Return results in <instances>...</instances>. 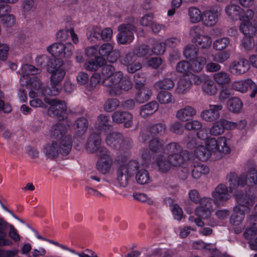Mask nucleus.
I'll return each instance as SVG.
<instances>
[{
    "instance_id": "obj_10",
    "label": "nucleus",
    "mask_w": 257,
    "mask_h": 257,
    "mask_svg": "<svg viewBox=\"0 0 257 257\" xmlns=\"http://www.w3.org/2000/svg\"><path fill=\"white\" fill-rule=\"evenodd\" d=\"M48 96H45L44 101L50 105L48 110V114L52 117H56L59 120L67 118L68 113L65 103L57 99H49L47 97Z\"/></svg>"
},
{
    "instance_id": "obj_15",
    "label": "nucleus",
    "mask_w": 257,
    "mask_h": 257,
    "mask_svg": "<svg viewBox=\"0 0 257 257\" xmlns=\"http://www.w3.org/2000/svg\"><path fill=\"white\" fill-rule=\"evenodd\" d=\"M231 86L233 89L242 93L246 92L249 88L252 91L250 94L251 97H254L257 93V85L250 79L234 81Z\"/></svg>"
},
{
    "instance_id": "obj_41",
    "label": "nucleus",
    "mask_w": 257,
    "mask_h": 257,
    "mask_svg": "<svg viewBox=\"0 0 257 257\" xmlns=\"http://www.w3.org/2000/svg\"><path fill=\"white\" fill-rule=\"evenodd\" d=\"M213 78L214 81L220 85L226 84L230 81L229 75L224 71H219L214 73Z\"/></svg>"
},
{
    "instance_id": "obj_12",
    "label": "nucleus",
    "mask_w": 257,
    "mask_h": 257,
    "mask_svg": "<svg viewBox=\"0 0 257 257\" xmlns=\"http://www.w3.org/2000/svg\"><path fill=\"white\" fill-rule=\"evenodd\" d=\"M98 57H102L110 63H114L120 57L119 52L114 49L113 45L109 43L98 46Z\"/></svg>"
},
{
    "instance_id": "obj_5",
    "label": "nucleus",
    "mask_w": 257,
    "mask_h": 257,
    "mask_svg": "<svg viewBox=\"0 0 257 257\" xmlns=\"http://www.w3.org/2000/svg\"><path fill=\"white\" fill-rule=\"evenodd\" d=\"M72 138L70 135L64 137L58 144L56 141L47 142L43 145L42 152L47 159H54L58 157L59 154L68 155L72 148Z\"/></svg>"
},
{
    "instance_id": "obj_22",
    "label": "nucleus",
    "mask_w": 257,
    "mask_h": 257,
    "mask_svg": "<svg viewBox=\"0 0 257 257\" xmlns=\"http://www.w3.org/2000/svg\"><path fill=\"white\" fill-rule=\"evenodd\" d=\"M196 114V111L193 107L186 105L178 110L176 113V117L182 121H186L192 118Z\"/></svg>"
},
{
    "instance_id": "obj_52",
    "label": "nucleus",
    "mask_w": 257,
    "mask_h": 257,
    "mask_svg": "<svg viewBox=\"0 0 257 257\" xmlns=\"http://www.w3.org/2000/svg\"><path fill=\"white\" fill-rule=\"evenodd\" d=\"M229 43L230 40L228 38H220L213 42V48L216 50L221 51L226 48Z\"/></svg>"
},
{
    "instance_id": "obj_29",
    "label": "nucleus",
    "mask_w": 257,
    "mask_h": 257,
    "mask_svg": "<svg viewBox=\"0 0 257 257\" xmlns=\"http://www.w3.org/2000/svg\"><path fill=\"white\" fill-rule=\"evenodd\" d=\"M233 212L230 218V221L234 226L240 224L244 219L245 214L249 212L243 211V209H240L238 207H234Z\"/></svg>"
},
{
    "instance_id": "obj_11",
    "label": "nucleus",
    "mask_w": 257,
    "mask_h": 257,
    "mask_svg": "<svg viewBox=\"0 0 257 257\" xmlns=\"http://www.w3.org/2000/svg\"><path fill=\"white\" fill-rule=\"evenodd\" d=\"M233 190L230 191L229 184V187L223 184L217 186L211 194L215 204L217 206L224 205L225 203L230 199V193H233Z\"/></svg>"
},
{
    "instance_id": "obj_47",
    "label": "nucleus",
    "mask_w": 257,
    "mask_h": 257,
    "mask_svg": "<svg viewBox=\"0 0 257 257\" xmlns=\"http://www.w3.org/2000/svg\"><path fill=\"white\" fill-rule=\"evenodd\" d=\"M164 146V141L158 138L152 139L149 142V148L151 151L154 153L161 151L163 149Z\"/></svg>"
},
{
    "instance_id": "obj_17",
    "label": "nucleus",
    "mask_w": 257,
    "mask_h": 257,
    "mask_svg": "<svg viewBox=\"0 0 257 257\" xmlns=\"http://www.w3.org/2000/svg\"><path fill=\"white\" fill-rule=\"evenodd\" d=\"M250 68V63L245 59L241 58L234 61L229 65V70L234 75H240L246 73Z\"/></svg>"
},
{
    "instance_id": "obj_2",
    "label": "nucleus",
    "mask_w": 257,
    "mask_h": 257,
    "mask_svg": "<svg viewBox=\"0 0 257 257\" xmlns=\"http://www.w3.org/2000/svg\"><path fill=\"white\" fill-rule=\"evenodd\" d=\"M102 83L108 88L110 95H116L122 93V90L127 91L132 88L130 79L124 76L122 72L115 71L114 66L106 65L101 70Z\"/></svg>"
},
{
    "instance_id": "obj_34",
    "label": "nucleus",
    "mask_w": 257,
    "mask_h": 257,
    "mask_svg": "<svg viewBox=\"0 0 257 257\" xmlns=\"http://www.w3.org/2000/svg\"><path fill=\"white\" fill-rule=\"evenodd\" d=\"M105 63L104 58L96 56L95 57L94 60H91L85 64V68L89 71H95L104 65Z\"/></svg>"
},
{
    "instance_id": "obj_59",
    "label": "nucleus",
    "mask_w": 257,
    "mask_h": 257,
    "mask_svg": "<svg viewBox=\"0 0 257 257\" xmlns=\"http://www.w3.org/2000/svg\"><path fill=\"white\" fill-rule=\"evenodd\" d=\"M35 62L37 66L41 67L47 66L49 67L51 65V62H49V59L46 55L37 56L35 59Z\"/></svg>"
},
{
    "instance_id": "obj_3",
    "label": "nucleus",
    "mask_w": 257,
    "mask_h": 257,
    "mask_svg": "<svg viewBox=\"0 0 257 257\" xmlns=\"http://www.w3.org/2000/svg\"><path fill=\"white\" fill-rule=\"evenodd\" d=\"M139 164L136 160H132L127 163L120 165L117 169L116 179L121 187H125L135 173L137 182L142 185L146 184L150 181V175L145 169H139Z\"/></svg>"
},
{
    "instance_id": "obj_32",
    "label": "nucleus",
    "mask_w": 257,
    "mask_h": 257,
    "mask_svg": "<svg viewBox=\"0 0 257 257\" xmlns=\"http://www.w3.org/2000/svg\"><path fill=\"white\" fill-rule=\"evenodd\" d=\"M243 107V103L241 100L236 97L229 99L227 103L228 110L234 113H239Z\"/></svg>"
},
{
    "instance_id": "obj_48",
    "label": "nucleus",
    "mask_w": 257,
    "mask_h": 257,
    "mask_svg": "<svg viewBox=\"0 0 257 257\" xmlns=\"http://www.w3.org/2000/svg\"><path fill=\"white\" fill-rule=\"evenodd\" d=\"M192 61V70L195 72L201 71L206 64V59L203 57H198Z\"/></svg>"
},
{
    "instance_id": "obj_26",
    "label": "nucleus",
    "mask_w": 257,
    "mask_h": 257,
    "mask_svg": "<svg viewBox=\"0 0 257 257\" xmlns=\"http://www.w3.org/2000/svg\"><path fill=\"white\" fill-rule=\"evenodd\" d=\"M242 9L237 5L233 3L231 0L225 8V12L227 17L233 20H237L242 13Z\"/></svg>"
},
{
    "instance_id": "obj_7",
    "label": "nucleus",
    "mask_w": 257,
    "mask_h": 257,
    "mask_svg": "<svg viewBox=\"0 0 257 257\" xmlns=\"http://www.w3.org/2000/svg\"><path fill=\"white\" fill-rule=\"evenodd\" d=\"M233 196L236 205L234 207H238L243 209V211L250 212V206L254 203V196L251 194L250 189L247 188L237 187L234 190Z\"/></svg>"
},
{
    "instance_id": "obj_51",
    "label": "nucleus",
    "mask_w": 257,
    "mask_h": 257,
    "mask_svg": "<svg viewBox=\"0 0 257 257\" xmlns=\"http://www.w3.org/2000/svg\"><path fill=\"white\" fill-rule=\"evenodd\" d=\"M168 157L172 167H180L185 161L183 154L168 156Z\"/></svg>"
},
{
    "instance_id": "obj_31",
    "label": "nucleus",
    "mask_w": 257,
    "mask_h": 257,
    "mask_svg": "<svg viewBox=\"0 0 257 257\" xmlns=\"http://www.w3.org/2000/svg\"><path fill=\"white\" fill-rule=\"evenodd\" d=\"M209 169L206 165L199 162H194L192 170V176L194 179H199L202 175H206Z\"/></svg>"
},
{
    "instance_id": "obj_16",
    "label": "nucleus",
    "mask_w": 257,
    "mask_h": 257,
    "mask_svg": "<svg viewBox=\"0 0 257 257\" xmlns=\"http://www.w3.org/2000/svg\"><path fill=\"white\" fill-rule=\"evenodd\" d=\"M120 61L122 65L127 67V70L130 73H134L142 67L140 63H136V56L134 53H126L121 57Z\"/></svg>"
},
{
    "instance_id": "obj_50",
    "label": "nucleus",
    "mask_w": 257,
    "mask_h": 257,
    "mask_svg": "<svg viewBox=\"0 0 257 257\" xmlns=\"http://www.w3.org/2000/svg\"><path fill=\"white\" fill-rule=\"evenodd\" d=\"M211 38L205 35H201L199 37L195 39L194 43L199 47L203 49H208L210 47L211 44Z\"/></svg>"
},
{
    "instance_id": "obj_40",
    "label": "nucleus",
    "mask_w": 257,
    "mask_h": 257,
    "mask_svg": "<svg viewBox=\"0 0 257 257\" xmlns=\"http://www.w3.org/2000/svg\"><path fill=\"white\" fill-rule=\"evenodd\" d=\"M164 151L167 153L168 156L184 154V152L182 146L176 142H172L167 144L164 148Z\"/></svg>"
},
{
    "instance_id": "obj_45",
    "label": "nucleus",
    "mask_w": 257,
    "mask_h": 257,
    "mask_svg": "<svg viewBox=\"0 0 257 257\" xmlns=\"http://www.w3.org/2000/svg\"><path fill=\"white\" fill-rule=\"evenodd\" d=\"M157 99L161 104H169L174 102L172 94L166 91H160L157 95Z\"/></svg>"
},
{
    "instance_id": "obj_54",
    "label": "nucleus",
    "mask_w": 257,
    "mask_h": 257,
    "mask_svg": "<svg viewBox=\"0 0 257 257\" xmlns=\"http://www.w3.org/2000/svg\"><path fill=\"white\" fill-rule=\"evenodd\" d=\"M183 54L186 59L192 61L197 56V49L193 45L187 46L184 49Z\"/></svg>"
},
{
    "instance_id": "obj_9",
    "label": "nucleus",
    "mask_w": 257,
    "mask_h": 257,
    "mask_svg": "<svg viewBox=\"0 0 257 257\" xmlns=\"http://www.w3.org/2000/svg\"><path fill=\"white\" fill-rule=\"evenodd\" d=\"M74 50V47L70 42L65 44L55 43L47 48V51L54 57L58 58L56 60L70 58Z\"/></svg>"
},
{
    "instance_id": "obj_30",
    "label": "nucleus",
    "mask_w": 257,
    "mask_h": 257,
    "mask_svg": "<svg viewBox=\"0 0 257 257\" xmlns=\"http://www.w3.org/2000/svg\"><path fill=\"white\" fill-rule=\"evenodd\" d=\"M159 108V105L156 101H153L140 108V114L143 117H148L154 113Z\"/></svg>"
},
{
    "instance_id": "obj_24",
    "label": "nucleus",
    "mask_w": 257,
    "mask_h": 257,
    "mask_svg": "<svg viewBox=\"0 0 257 257\" xmlns=\"http://www.w3.org/2000/svg\"><path fill=\"white\" fill-rule=\"evenodd\" d=\"M191 86V80L186 76H183L177 82L175 93L179 95L185 94L189 92Z\"/></svg>"
},
{
    "instance_id": "obj_63",
    "label": "nucleus",
    "mask_w": 257,
    "mask_h": 257,
    "mask_svg": "<svg viewBox=\"0 0 257 257\" xmlns=\"http://www.w3.org/2000/svg\"><path fill=\"white\" fill-rule=\"evenodd\" d=\"M187 77L189 80L191 79L195 85H200L202 82L203 83L208 77L206 75L198 76L193 74H191L190 75L189 74V76H188Z\"/></svg>"
},
{
    "instance_id": "obj_37",
    "label": "nucleus",
    "mask_w": 257,
    "mask_h": 257,
    "mask_svg": "<svg viewBox=\"0 0 257 257\" xmlns=\"http://www.w3.org/2000/svg\"><path fill=\"white\" fill-rule=\"evenodd\" d=\"M188 15L191 23H198L202 20L203 13L195 7H191L188 9Z\"/></svg>"
},
{
    "instance_id": "obj_62",
    "label": "nucleus",
    "mask_w": 257,
    "mask_h": 257,
    "mask_svg": "<svg viewBox=\"0 0 257 257\" xmlns=\"http://www.w3.org/2000/svg\"><path fill=\"white\" fill-rule=\"evenodd\" d=\"M166 130V126L162 123H157L151 127V132L154 135H163Z\"/></svg>"
},
{
    "instance_id": "obj_1",
    "label": "nucleus",
    "mask_w": 257,
    "mask_h": 257,
    "mask_svg": "<svg viewBox=\"0 0 257 257\" xmlns=\"http://www.w3.org/2000/svg\"><path fill=\"white\" fill-rule=\"evenodd\" d=\"M231 149L224 137L217 138L209 137L204 142H196L194 150L195 156L200 160L206 161L221 159L224 155L229 154Z\"/></svg>"
},
{
    "instance_id": "obj_64",
    "label": "nucleus",
    "mask_w": 257,
    "mask_h": 257,
    "mask_svg": "<svg viewBox=\"0 0 257 257\" xmlns=\"http://www.w3.org/2000/svg\"><path fill=\"white\" fill-rule=\"evenodd\" d=\"M170 130L176 134L182 135L183 133L182 124L178 121H174L170 124Z\"/></svg>"
},
{
    "instance_id": "obj_55",
    "label": "nucleus",
    "mask_w": 257,
    "mask_h": 257,
    "mask_svg": "<svg viewBox=\"0 0 257 257\" xmlns=\"http://www.w3.org/2000/svg\"><path fill=\"white\" fill-rule=\"evenodd\" d=\"M89 83L86 86V89L88 91H91L95 88L97 85L100 81V76L99 74L95 73L89 79Z\"/></svg>"
},
{
    "instance_id": "obj_35",
    "label": "nucleus",
    "mask_w": 257,
    "mask_h": 257,
    "mask_svg": "<svg viewBox=\"0 0 257 257\" xmlns=\"http://www.w3.org/2000/svg\"><path fill=\"white\" fill-rule=\"evenodd\" d=\"M7 223L2 218H0V246L11 245L12 241L7 238Z\"/></svg>"
},
{
    "instance_id": "obj_18",
    "label": "nucleus",
    "mask_w": 257,
    "mask_h": 257,
    "mask_svg": "<svg viewBox=\"0 0 257 257\" xmlns=\"http://www.w3.org/2000/svg\"><path fill=\"white\" fill-rule=\"evenodd\" d=\"M20 81L22 85L26 86L28 89H30V91H35L38 93H41V95L45 97V95L42 93V90L43 88L41 90H39L42 86V82L38 77L33 76L26 78L25 77H20Z\"/></svg>"
},
{
    "instance_id": "obj_49",
    "label": "nucleus",
    "mask_w": 257,
    "mask_h": 257,
    "mask_svg": "<svg viewBox=\"0 0 257 257\" xmlns=\"http://www.w3.org/2000/svg\"><path fill=\"white\" fill-rule=\"evenodd\" d=\"M174 86V83L171 79H164L155 83L154 87L156 90L170 89Z\"/></svg>"
},
{
    "instance_id": "obj_23",
    "label": "nucleus",
    "mask_w": 257,
    "mask_h": 257,
    "mask_svg": "<svg viewBox=\"0 0 257 257\" xmlns=\"http://www.w3.org/2000/svg\"><path fill=\"white\" fill-rule=\"evenodd\" d=\"M218 16L219 14L217 10H207L203 12L202 21L204 25L211 27L217 23Z\"/></svg>"
},
{
    "instance_id": "obj_13",
    "label": "nucleus",
    "mask_w": 257,
    "mask_h": 257,
    "mask_svg": "<svg viewBox=\"0 0 257 257\" xmlns=\"http://www.w3.org/2000/svg\"><path fill=\"white\" fill-rule=\"evenodd\" d=\"M96 164L97 170L103 174L108 173L113 164L112 159L107 150H102L98 156Z\"/></svg>"
},
{
    "instance_id": "obj_60",
    "label": "nucleus",
    "mask_w": 257,
    "mask_h": 257,
    "mask_svg": "<svg viewBox=\"0 0 257 257\" xmlns=\"http://www.w3.org/2000/svg\"><path fill=\"white\" fill-rule=\"evenodd\" d=\"M101 28L97 26L93 27L88 34V39L93 40V38L97 40H101Z\"/></svg>"
},
{
    "instance_id": "obj_36",
    "label": "nucleus",
    "mask_w": 257,
    "mask_h": 257,
    "mask_svg": "<svg viewBox=\"0 0 257 257\" xmlns=\"http://www.w3.org/2000/svg\"><path fill=\"white\" fill-rule=\"evenodd\" d=\"M202 89L204 93L209 96L215 95L218 91L216 85L209 77L203 83Z\"/></svg>"
},
{
    "instance_id": "obj_56",
    "label": "nucleus",
    "mask_w": 257,
    "mask_h": 257,
    "mask_svg": "<svg viewBox=\"0 0 257 257\" xmlns=\"http://www.w3.org/2000/svg\"><path fill=\"white\" fill-rule=\"evenodd\" d=\"M134 54L137 57H144L148 54H150L148 46L146 45L137 46L134 49Z\"/></svg>"
},
{
    "instance_id": "obj_8",
    "label": "nucleus",
    "mask_w": 257,
    "mask_h": 257,
    "mask_svg": "<svg viewBox=\"0 0 257 257\" xmlns=\"http://www.w3.org/2000/svg\"><path fill=\"white\" fill-rule=\"evenodd\" d=\"M134 19L131 18L127 23L122 24L117 28L118 32L116 35V41L121 45L128 44L134 39V34L137 32V28L134 24Z\"/></svg>"
},
{
    "instance_id": "obj_58",
    "label": "nucleus",
    "mask_w": 257,
    "mask_h": 257,
    "mask_svg": "<svg viewBox=\"0 0 257 257\" xmlns=\"http://www.w3.org/2000/svg\"><path fill=\"white\" fill-rule=\"evenodd\" d=\"M133 196L135 199L143 202H146L149 205H152L154 203V200L152 197H149L144 193H135Z\"/></svg>"
},
{
    "instance_id": "obj_19",
    "label": "nucleus",
    "mask_w": 257,
    "mask_h": 257,
    "mask_svg": "<svg viewBox=\"0 0 257 257\" xmlns=\"http://www.w3.org/2000/svg\"><path fill=\"white\" fill-rule=\"evenodd\" d=\"M112 118L116 123H123L126 128L131 127L133 121V114L127 111H116L113 113Z\"/></svg>"
},
{
    "instance_id": "obj_53",
    "label": "nucleus",
    "mask_w": 257,
    "mask_h": 257,
    "mask_svg": "<svg viewBox=\"0 0 257 257\" xmlns=\"http://www.w3.org/2000/svg\"><path fill=\"white\" fill-rule=\"evenodd\" d=\"M119 104V101L117 99H109L105 101L103 108L105 111L110 112L117 109Z\"/></svg>"
},
{
    "instance_id": "obj_46",
    "label": "nucleus",
    "mask_w": 257,
    "mask_h": 257,
    "mask_svg": "<svg viewBox=\"0 0 257 257\" xmlns=\"http://www.w3.org/2000/svg\"><path fill=\"white\" fill-rule=\"evenodd\" d=\"M224 132V128L222 119L214 122L209 130L210 134L213 136L221 135Z\"/></svg>"
},
{
    "instance_id": "obj_20",
    "label": "nucleus",
    "mask_w": 257,
    "mask_h": 257,
    "mask_svg": "<svg viewBox=\"0 0 257 257\" xmlns=\"http://www.w3.org/2000/svg\"><path fill=\"white\" fill-rule=\"evenodd\" d=\"M222 107V105L221 104H210L208 109L204 110L201 112V116L205 121H212L219 118L220 115L219 111L221 110Z\"/></svg>"
},
{
    "instance_id": "obj_61",
    "label": "nucleus",
    "mask_w": 257,
    "mask_h": 257,
    "mask_svg": "<svg viewBox=\"0 0 257 257\" xmlns=\"http://www.w3.org/2000/svg\"><path fill=\"white\" fill-rule=\"evenodd\" d=\"M76 81L79 85H85L86 87L88 84L89 77L87 73L84 72H80L77 75Z\"/></svg>"
},
{
    "instance_id": "obj_42",
    "label": "nucleus",
    "mask_w": 257,
    "mask_h": 257,
    "mask_svg": "<svg viewBox=\"0 0 257 257\" xmlns=\"http://www.w3.org/2000/svg\"><path fill=\"white\" fill-rule=\"evenodd\" d=\"M152 94V90L147 87L141 88L136 96V100L139 103H144L151 98Z\"/></svg>"
},
{
    "instance_id": "obj_14",
    "label": "nucleus",
    "mask_w": 257,
    "mask_h": 257,
    "mask_svg": "<svg viewBox=\"0 0 257 257\" xmlns=\"http://www.w3.org/2000/svg\"><path fill=\"white\" fill-rule=\"evenodd\" d=\"M101 139L99 134L96 133L91 134L88 137L85 149L89 153H97L98 156L102 150H106L101 146Z\"/></svg>"
},
{
    "instance_id": "obj_43",
    "label": "nucleus",
    "mask_w": 257,
    "mask_h": 257,
    "mask_svg": "<svg viewBox=\"0 0 257 257\" xmlns=\"http://www.w3.org/2000/svg\"><path fill=\"white\" fill-rule=\"evenodd\" d=\"M176 71L183 74V76H189L191 68V64H190L187 61H181L178 63L176 67Z\"/></svg>"
},
{
    "instance_id": "obj_39",
    "label": "nucleus",
    "mask_w": 257,
    "mask_h": 257,
    "mask_svg": "<svg viewBox=\"0 0 257 257\" xmlns=\"http://www.w3.org/2000/svg\"><path fill=\"white\" fill-rule=\"evenodd\" d=\"M156 162L159 170L162 172H167L172 167L168 157L166 158L164 155L159 156Z\"/></svg>"
},
{
    "instance_id": "obj_57",
    "label": "nucleus",
    "mask_w": 257,
    "mask_h": 257,
    "mask_svg": "<svg viewBox=\"0 0 257 257\" xmlns=\"http://www.w3.org/2000/svg\"><path fill=\"white\" fill-rule=\"evenodd\" d=\"M212 211L203 208L202 206H198L195 209V213L199 218L207 219L211 214Z\"/></svg>"
},
{
    "instance_id": "obj_21",
    "label": "nucleus",
    "mask_w": 257,
    "mask_h": 257,
    "mask_svg": "<svg viewBox=\"0 0 257 257\" xmlns=\"http://www.w3.org/2000/svg\"><path fill=\"white\" fill-rule=\"evenodd\" d=\"M105 141L108 146L116 149L122 148L124 143L122 136L117 132L108 134L106 137Z\"/></svg>"
},
{
    "instance_id": "obj_27",
    "label": "nucleus",
    "mask_w": 257,
    "mask_h": 257,
    "mask_svg": "<svg viewBox=\"0 0 257 257\" xmlns=\"http://www.w3.org/2000/svg\"><path fill=\"white\" fill-rule=\"evenodd\" d=\"M67 132L66 126L62 123H57L52 126L49 131V135L51 138L62 139L65 137Z\"/></svg>"
},
{
    "instance_id": "obj_28",
    "label": "nucleus",
    "mask_w": 257,
    "mask_h": 257,
    "mask_svg": "<svg viewBox=\"0 0 257 257\" xmlns=\"http://www.w3.org/2000/svg\"><path fill=\"white\" fill-rule=\"evenodd\" d=\"M88 126V121L84 117L76 119L73 124L75 135L80 137L83 136L86 132Z\"/></svg>"
},
{
    "instance_id": "obj_25",
    "label": "nucleus",
    "mask_w": 257,
    "mask_h": 257,
    "mask_svg": "<svg viewBox=\"0 0 257 257\" xmlns=\"http://www.w3.org/2000/svg\"><path fill=\"white\" fill-rule=\"evenodd\" d=\"M240 30L244 36L252 37L257 33V17L253 20V24L250 22H242L240 25Z\"/></svg>"
},
{
    "instance_id": "obj_33",
    "label": "nucleus",
    "mask_w": 257,
    "mask_h": 257,
    "mask_svg": "<svg viewBox=\"0 0 257 257\" xmlns=\"http://www.w3.org/2000/svg\"><path fill=\"white\" fill-rule=\"evenodd\" d=\"M110 126L109 117L106 115L100 114L98 116L97 121L94 124L96 130L100 131H105Z\"/></svg>"
},
{
    "instance_id": "obj_38",
    "label": "nucleus",
    "mask_w": 257,
    "mask_h": 257,
    "mask_svg": "<svg viewBox=\"0 0 257 257\" xmlns=\"http://www.w3.org/2000/svg\"><path fill=\"white\" fill-rule=\"evenodd\" d=\"M41 95V93H38L33 91H30L29 93V97L30 98L29 104L33 107H41L45 108L47 105L39 98Z\"/></svg>"
},
{
    "instance_id": "obj_6",
    "label": "nucleus",
    "mask_w": 257,
    "mask_h": 257,
    "mask_svg": "<svg viewBox=\"0 0 257 257\" xmlns=\"http://www.w3.org/2000/svg\"><path fill=\"white\" fill-rule=\"evenodd\" d=\"M227 180L229 183L230 191L237 187L250 189L257 184V171L250 169L246 174H242L239 176L234 172H230L227 175Z\"/></svg>"
},
{
    "instance_id": "obj_44",
    "label": "nucleus",
    "mask_w": 257,
    "mask_h": 257,
    "mask_svg": "<svg viewBox=\"0 0 257 257\" xmlns=\"http://www.w3.org/2000/svg\"><path fill=\"white\" fill-rule=\"evenodd\" d=\"M22 76L21 77H25V78H29V75H34L40 73L41 70L39 68H36L34 66L25 64L22 67Z\"/></svg>"
},
{
    "instance_id": "obj_4",
    "label": "nucleus",
    "mask_w": 257,
    "mask_h": 257,
    "mask_svg": "<svg viewBox=\"0 0 257 257\" xmlns=\"http://www.w3.org/2000/svg\"><path fill=\"white\" fill-rule=\"evenodd\" d=\"M63 60H56L51 62V65L47 67L48 72L51 74V88H44L42 90V94L49 96L58 95L61 89L60 83L65 75V71L62 67Z\"/></svg>"
}]
</instances>
